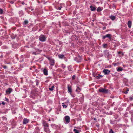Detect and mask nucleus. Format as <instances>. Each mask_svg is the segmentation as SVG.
Returning a JSON list of instances; mask_svg holds the SVG:
<instances>
[{
    "instance_id": "14",
    "label": "nucleus",
    "mask_w": 133,
    "mask_h": 133,
    "mask_svg": "<svg viewBox=\"0 0 133 133\" xmlns=\"http://www.w3.org/2000/svg\"><path fill=\"white\" fill-rule=\"evenodd\" d=\"M58 56L60 58H64V55H59Z\"/></svg>"
},
{
    "instance_id": "2",
    "label": "nucleus",
    "mask_w": 133,
    "mask_h": 133,
    "mask_svg": "<svg viewBox=\"0 0 133 133\" xmlns=\"http://www.w3.org/2000/svg\"><path fill=\"white\" fill-rule=\"evenodd\" d=\"M99 92L103 93H107L108 92V90H106L105 89L102 88L99 89Z\"/></svg>"
},
{
    "instance_id": "31",
    "label": "nucleus",
    "mask_w": 133,
    "mask_h": 133,
    "mask_svg": "<svg viewBox=\"0 0 133 133\" xmlns=\"http://www.w3.org/2000/svg\"><path fill=\"white\" fill-rule=\"evenodd\" d=\"M58 9H59V10H60L61 9V8H58Z\"/></svg>"
},
{
    "instance_id": "16",
    "label": "nucleus",
    "mask_w": 133,
    "mask_h": 133,
    "mask_svg": "<svg viewBox=\"0 0 133 133\" xmlns=\"http://www.w3.org/2000/svg\"><path fill=\"white\" fill-rule=\"evenodd\" d=\"M97 11L99 12L102 10V9L100 7H98L97 9Z\"/></svg>"
},
{
    "instance_id": "20",
    "label": "nucleus",
    "mask_w": 133,
    "mask_h": 133,
    "mask_svg": "<svg viewBox=\"0 0 133 133\" xmlns=\"http://www.w3.org/2000/svg\"><path fill=\"white\" fill-rule=\"evenodd\" d=\"M80 88H79L78 87H77V89L76 90V92H79V91H80Z\"/></svg>"
},
{
    "instance_id": "7",
    "label": "nucleus",
    "mask_w": 133,
    "mask_h": 133,
    "mask_svg": "<svg viewBox=\"0 0 133 133\" xmlns=\"http://www.w3.org/2000/svg\"><path fill=\"white\" fill-rule=\"evenodd\" d=\"M28 120L26 118H24L23 121V124H27L28 122Z\"/></svg>"
},
{
    "instance_id": "25",
    "label": "nucleus",
    "mask_w": 133,
    "mask_h": 133,
    "mask_svg": "<svg viewBox=\"0 0 133 133\" xmlns=\"http://www.w3.org/2000/svg\"><path fill=\"white\" fill-rule=\"evenodd\" d=\"M113 131L112 129H111L109 132V133H113Z\"/></svg>"
},
{
    "instance_id": "4",
    "label": "nucleus",
    "mask_w": 133,
    "mask_h": 133,
    "mask_svg": "<svg viewBox=\"0 0 133 133\" xmlns=\"http://www.w3.org/2000/svg\"><path fill=\"white\" fill-rule=\"evenodd\" d=\"M110 70L107 69H104L103 70V72H104L105 74H108L110 72Z\"/></svg>"
},
{
    "instance_id": "13",
    "label": "nucleus",
    "mask_w": 133,
    "mask_h": 133,
    "mask_svg": "<svg viewBox=\"0 0 133 133\" xmlns=\"http://www.w3.org/2000/svg\"><path fill=\"white\" fill-rule=\"evenodd\" d=\"M46 125L47 126V125ZM45 130L47 132H48L49 131V129L47 126L45 128Z\"/></svg>"
},
{
    "instance_id": "12",
    "label": "nucleus",
    "mask_w": 133,
    "mask_h": 133,
    "mask_svg": "<svg viewBox=\"0 0 133 133\" xmlns=\"http://www.w3.org/2000/svg\"><path fill=\"white\" fill-rule=\"evenodd\" d=\"M68 90L69 92L71 93L72 92L71 88L70 87H68Z\"/></svg>"
},
{
    "instance_id": "8",
    "label": "nucleus",
    "mask_w": 133,
    "mask_h": 133,
    "mask_svg": "<svg viewBox=\"0 0 133 133\" xmlns=\"http://www.w3.org/2000/svg\"><path fill=\"white\" fill-rule=\"evenodd\" d=\"M128 24L129 28H130L131 26V22L130 21L128 22Z\"/></svg>"
},
{
    "instance_id": "29",
    "label": "nucleus",
    "mask_w": 133,
    "mask_h": 133,
    "mask_svg": "<svg viewBox=\"0 0 133 133\" xmlns=\"http://www.w3.org/2000/svg\"><path fill=\"white\" fill-rule=\"evenodd\" d=\"M2 103L3 104V105H5V103L3 102Z\"/></svg>"
},
{
    "instance_id": "9",
    "label": "nucleus",
    "mask_w": 133,
    "mask_h": 133,
    "mask_svg": "<svg viewBox=\"0 0 133 133\" xmlns=\"http://www.w3.org/2000/svg\"><path fill=\"white\" fill-rule=\"evenodd\" d=\"M90 8H91V10L92 11H94L96 9V8L93 6H90Z\"/></svg>"
},
{
    "instance_id": "15",
    "label": "nucleus",
    "mask_w": 133,
    "mask_h": 133,
    "mask_svg": "<svg viewBox=\"0 0 133 133\" xmlns=\"http://www.w3.org/2000/svg\"><path fill=\"white\" fill-rule=\"evenodd\" d=\"M123 70V69L121 67H119L118 69H117V71H122Z\"/></svg>"
},
{
    "instance_id": "30",
    "label": "nucleus",
    "mask_w": 133,
    "mask_h": 133,
    "mask_svg": "<svg viewBox=\"0 0 133 133\" xmlns=\"http://www.w3.org/2000/svg\"><path fill=\"white\" fill-rule=\"evenodd\" d=\"M22 4L24 5L25 4V3H24V2H23L22 3Z\"/></svg>"
},
{
    "instance_id": "26",
    "label": "nucleus",
    "mask_w": 133,
    "mask_h": 133,
    "mask_svg": "<svg viewBox=\"0 0 133 133\" xmlns=\"http://www.w3.org/2000/svg\"><path fill=\"white\" fill-rule=\"evenodd\" d=\"M75 77L74 75H73L72 77V79H75Z\"/></svg>"
},
{
    "instance_id": "1",
    "label": "nucleus",
    "mask_w": 133,
    "mask_h": 133,
    "mask_svg": "<svg viewBox=\"0 0 133 133\" xmlns=\"http://www.w3.org/2000/svg\"><path fill=\"white\" fill-rule=\"evenodd\" d=\"M39 39L40 40L42 41H44L46 39V37L45 36L43 35H41L39 37Z\"/></svg>"
},
{
    "instance_id": "21",
    "label": "nucleus",
    "mask_w": 133,
    "mask_h": 133,
    "mask_svg": "<svg viewBox=\"0 0 133 133\" xmlns=\"http://www.w3.org/2000/svg\"><path fill=\"white\" fill-rule=\"evenodd\" d=\"M102 77V75L98 76L96 77V78L97 79H100Z\"/></svg>"
},
{
    "instance_id": "10",
    "label": "nucleus",
    "mask_w": 133,
    "mask_h": 133,
    "mask_svg": "<svg viewBox=\"0 0 133 133\" xmlns=\"http://www.w3.org/2000/svg\"><path fill=\"white\" fill-rule=\"evenodd\" d=\"M43 72L44 74L45 75H47L48 74L47 71L46 69H44L43 70Z\"/></svg>"
},
{
    "instance_id": "27",
    "label": "nucleus",
    "mask_w": 133,
    "mask_h": 133,
    "mask_svg": "<svg viewBox=\"0 0 133 133\" xmlns=\"http://www.w3.org/2000/svg\"><path fill=\"white\" fill-rule=\"evenodd\" d=\"M103 46L104 47H105V46H106L107 45V44H103Z\"/></svg>"
},
{
    "instance_id": "24",
    "label": "nucleus",
    "mask_w": 133,
    "mask_h": 133,
    "mask_svg": "<svg viewBox=\"0 0 133 133\" xmlns=\"http://www.w3.org/2000/svg\"><path fill=\"white\" fill-rule=\"evenodd\" d=\"M3 10L1 9H0V14H2L3 13Z\"/></svg>"
},
{
    "instance_id": "11",
    "label": "nucleus",
    "mask_w": 133,
    "mask_h": 133,
    "mask_svg": "<svg viewBox=\"0 0 133 133\" xmlns=\"http://www.w3.org/2000/svg\"><path fill=\"white\" fill-rule=\"evenodd\" d=\"M73 131L75 133H79L80 131L79 130H77L76 129H74Z\"/></svg>"
},
{
    "instance_id": "28",
    "label": "nucleus",
    "mask_w": 133,
    "mask_h": 133,
    "mask_svg": "<svg viewBox=\"0 0 133 133\" xmlns=\"http://www.w3.org/2000/svg\"><path fill=\"white\" fill-rule=\"evenodd\" d=\"M129 90L128 89H127V92H125V93H127V92L128 91H129Z\"/></svg>"
},
{
    "instance_id": "5",
    "label": "nucleus",
    "mask_w": 133,
    "mask_h": 133,
    "mask_svg": "<svg viewBox=\"0 0 133 133\" xmlns=\"http://www.w3.org/2000/svg\"><path fill=\"white\" fill-rule=\"evenodd\" d=\"M65 121L67 123L69 122L70 119V118L69 117L66 116L65 117Z\"/></svg>"
},
{
    "instance_id": "6",
    "label": "nucleus",
    "mask_w": 133,
    "mask_h": 133,
    "mask_svg": "<svg viewBox=\"0 0 133 133\" xmlns=\"http://www.w3.org/2000/svg\"><path fill=\"white\" fill-rule=\"evenodd\" d=\"M12 91V90L11 88H9L6 91V93L7 94H9Z\"/></svg>"
},
{
    "instance_id": "17",
    "label": "nucleus",
    "mask_w": 133,
    "mask_h": 133,
    "mask_svg": "<svg viewBox=\"0 0 133 133\" xmlns=\"http://www.w3.org/2000/svg\"><path fill=\"white\" fill-rule=\"evenodd\" d=\"M110 18L112 20H114L115 18V16H110Z\"/></svg>"
},
{
    "instance_id": "22",
    "label": "nucleus",
    "mask_w": 133,
    "mask_h": 133,
    "mask_svg": "<svg viewBox=\"0 0 133 133\" xmlns=\"http://www.w3.org/2000/svg\"><path fill=\"white\" fill-rule=\"evenodd\" d=\"M28 23V21H25L24 22V25H25Z\"/></svg>"
},
{
    "instance_id": "18",
    "label": "nucleus",
    "mask_w": 133,
    "mask_h": 133,
    "mask_svg": "<svg viewBox=\"0 0 133 133\" xmlns=\"http://www.w3.org/2000/svg\"><path fill=\"white\" fill-rule=\"evenodd\" d=\"M62 106H63L64 108H66L67 107L66 105H65L64 103H62Z\"/></svg>"
},
{
    "instance_id": "3",
    "label": "nucleus",
    "mask_w": 133,
    "mask_h": 133,
    "mask_svg": "<svg viewBox=\"0 0 133 133\" xmlns=\"http://www.w3.org/2000/svg\"><path fill=\"white\" fill-rule=\"evenodd\" d=\"M111 35L110 34H107L105 36H103V39H104L106 37H108L110 39H111Z\"/></svg>"
},
{
    "instance_id": "23",
    "label": "nucleus",
    "mask_w": 133,
    "mask_h": 133,
    "mask_svg": "<svg viewBox=\"0 0 133 133\" xmlns=\"http://www.w3.org/2000/svg\"><path fill=\"white\" fill-rule=\"evenodd\" d=\"M51 64L52 65H53L54 64V62L53 61H51Z\"/></svg>"
},
{
    "instance_id": "19",
    "label": "nucleus",
    "mask_w": 133,
    "mask_h": 133,
    "mask_svg": "<svg viewBox=\"0 0 133 133\" xmlns=\"http://www.w3.org/2000/svg\"><path fill=\"white\" fill-rule=\"evenodd\" d=\"M54 86H53L50 88H49V90L50 91H52L54 89Z\"/></svg>"
}]
</instances>
